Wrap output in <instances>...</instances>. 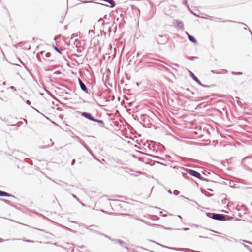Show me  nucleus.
<instances>
[{
    "label": "nucleus",
    "instance_id": "bf43d9fd",
    "mask_svg": "<svg viewBox=\"0 0 252 252\" xmlns=\"http://www.w3.org/2000/svg\"><path fill=\"white\" fill-rule=\"evenodd\" d=\"M60 73H60V71H55V72H54V74H60Z\"/></svg>",
    "mask_w": 252,
    "mask_h": 252
},
{
    "label": "nucleus",
    "instance_id": "052dcab7",
    "mask_svg": "<svg viewBox=\"0 0 252 252\" xmlns=\"http://www.w3.org/2000/svg\"><path fill=\"white\" fill-rule=\"evenodd\" d=\"M238 216L240 217H242L243 216V215H242L241 213H239L238 214Z\"/></svg>",
    "mask_w": 252,
    "mask_h": 252
},
{
    "label": "nucleus",
    "instance_id": "ddd939ff",
    "mask_svg": "<svg viewBox=\"0 0 252 252\" xmlns=\"http://www.w3.org/2000/svg\"><path fill=\"white\" fill-rule=\"evenodd\" d=\"M22 124V122L21 121L18 122L17 124H12L10 125V126L13 127V129L14 130H17L19 127L20 126L21 124Z\"/></svg>",
    "mask_w": 252,
    "mask_h": 252
},
{
    "label": "nucleus",
    "instance_id": "0eeeda50",
    "mask_svg": "<svg viewBox=\"0 0 252 252\" xmlns=\"http://www.w3.org/2000/svg\"><path fill=\"white\" fill-rule=\"evenodd\" d=\"M78 81L81 89L85 93L88 94V90L86 85L81 81L79 78H78Z\"/></svg>",
    "mask_w": 252,
    "mask_h": 252
},
{
    "label": "nucleus",
    "instance_id": "4d7b16f0",
    "mask_svg": "<svg viewBox=\"0 0 252 252\" xmlns=\"http://www.w3.org/2000/svg\"><path fill=\"white\" fill-rule=\"evenodd\" d=\"M78 247L79 248H81V249H83V248H84L85 247L84 245H82V246H78Z\"/></svg>",
    "mask_w": 252,
    "mask_h": 252
},
{
    "label": "nucleus",
    "instance_id": "6e6552de",
    "mask_svg": "<svg viewBox=\"0 0 252 252\" xmlns=\"http://www.w3.org/2000/svg\"><path fill=\"white\" fill-rule=\"evenodd\" d=\"M189 73L190 77L198 85L201 84V81L195 75V74L191 72L190 70H189Z\"/></svg>",
    "mask_w": 252,
    "mask_h": 252
},
{
    "label": "nucleus",
    "instance_id": "5701e85b",
    "mask_svg": "<svg viewBox=\"0 0 252 252\" xmlns=\"http://www.w3.org/2000/svg\"><path fill=\"white\" fill-rule=\"evenodd\" d=\"M215 21H219L220 22H236L235 21H232V20H226L225 21L224 20H222V19L221 18H215Z\"/></svg>",
    "mask_w": 252,
    "mask_h": 252
},
{
    "label": "nucleus",
    "instance_id": "f257e3e1",
    "mask_svg": "<svg viewBox=\"0 0 252 252\" xmlns=\"http://www.w3.org/2000/svg\"><path fill=\"white\" fill-rule=\"evenodd\" d=\"M81 116L86 119L99 124L100 127L103 128L105 127L104 122L102 120L95 118L91 113L88 112H82L81 113Z\"/></svg>",
    "mask_w": 252,
    "mask_h": 252
},
{
    "label": "nucleus",
    "instance_id": "bb28decb",
    "mask_svg": "<svg viewBox=\"0 0 252 252\" xmlns=\"http://www.w3.org/2000/svg\"><path fill=\"white\" fill-rule=\"evenodd\" d=\"M87 151L90 153V154L96 160H97V161H99V160L94 155V154H93V152L90 150V149H89L88 150H87Z\"/></svg>",
    "mask_w": 252,
    "mask_h": 252
},
{
    "label": "nucleus",
    "instance_id": "680f3d73",
    "mask_svg": "<svg viewBox=\"0 0 252 252\" xmlns=\"http://www.w3.org/2000/svg\"><path fill=\"white\" fill-rule=\"evenodd\" d=\"M4 241V240L2 239V238H0V242H3Z\"/></svg>",
    "mask_w": 252,
    "mask_h": 252
},
{
    "label": "nucleus",
    "instance_id": "a18cd8bd",
    "mask_svg": "<svg viewBox=\"0 0 252 252\" xmlns=\"http://www.w3.org/2000/svg\"><path fill=\"white\" fill-rule=\"evenodd\" d=\"M72 197H73V198H75L76 199H77L78 201H79V199L78 198V197H77L75 195H74V194H72Z\"/></svg>",
    "mask_w": 252,
    "mask_h": 252
},
{
    "label": "nucleus",
    "instance_id": "c9c22d12",
    "mask_svg": "<svg viewBox=\"0 0 252 252\" xmlns=\"http://www.w3.org/2000/svg\"><path fill=\"white\" fill-rule=\"evenodd\" d=\"M204 195L207 196V197H212L213 194H211L210 193H208V192H206V193H204Z\"/></svg>",
    "mask_w": 252,
    "mask_h": 252
},
{
    "label": "nucleus",
    "instance_id": "5fc2aeb1",
    "mask_svg": "<svg viewBox=\"0 0 252 252\" xmlns=\"http://www.w3.org/2000/svg\"><path fill=\"white\" fill-rule=\"evenodd\" d=\"M245 245V247L247 248L248 249H249L250 250V252H252V250H250V247H249V246H248V245Z\"/></svg>",
    "mask_w": 252,
    "mask_h": 252
},
{
    "label": "nucleus",
    "instance_id": "f3484780",
    "mask_svg": "<svg viewBox=\"0 0 252 252\" xmlns=\"http://www.w3.org/2000/svg\"><path fill=\"white\" fill-rule=\"evenodd\" d=\"M52 47L56 52H57L60 54L62 55L63 54V50L59 49L57 45H55L54 44H53Z\"/></svg>",
    "mask_w": 252,
    "mask_h": 252
},
{
    "label": "nucleus",
    "instance_id": "0e129e2a",
    "mask_svg": "<svg viewBox=\"0 0 252 252\" xmlns=\"http://www.w3.org/2000/svg\"><path fill=\"white\" fill-rule=\"evenodd\" d=\"M124 83V80H121V84H123Z\"/></svg>",
    "mask_w": 252,
    "mask_h": 252
},
{
    "label": "nucleus",
    "instance_id": "1a4fd4ad",
    "mask_svg": "<svg viewBox=\"0 0 252 252\" xmlns=\"http://www.w3.org/2000/svg\"><path fill=\"white\" fill-rule=\"evenodd\" d=\"M0 197H13L14 198H16V197L13 195L7 193L6 192L0 190Z\"/></svg>",
    "mask_w": 252,
    "mask_h": 252
},
{
    "label": "nucleus",
    "instance_id": "4c0bfd02",
    "mask_svg": "<svg viewBox=\"0 0 252 252\" xmlns=\"http://www.w3.org/2000/svg\"><path fill=\"white\" fill-rule=\"evenodd\" d=\"M173 193H174V194L175 195L177 196V195L179 194L180 192L178 190H175L174 191Z\"/></svg>",
    "mask_w": 252,
    "mask_h": 252
},
{
    "label": "nucleus",
    "instance_id": "37998d69",
    "mask_svg": "<svg viewBox=\"0 0 252 252\" xmlns=\"http://www.w3.org/2000/svg\"><path fill=\"white\" fill-rule=\"evenodd\" d=\"M49 147V145H45V146H41L40 147V148L41 149H44V148H46L47 147Z\"/></svg>",
    "mask_w": 252,
    "mask_h": 252
},
{
    "label": "nucleus",
    "instance_id": "2f4dec72",
    "mask_svg": "<svg viewBox=\"0 0 252 252\" xmlns=\"http://www.w3.org/2000/svg\"><path fill=\"white\" fill-rule=\"evenodd\" d=\"M81 145L86 149V150H88L90 148L89 147L83 142Z\"/></svg>",
    "mask_w": 252,
    "mask_h": 252
},
{
    "label": "nucleus",
    "instance_id": "6e6d98bb",
    "mask_svg": "<svg viewBox=\"0 0 252 252\" xmlns=\"http://www.w3.org/2000/svg\"><path fill=\"white\" fill-rule=\"evenodd\" d=\"M92 2H94L93 1H85L83 2V3H92Z\"/></svg>",
    "mask_w": 252,
    "mask_h": 252
},
{
    "label": "nucleus",
    "instance_id": "c756f323",
    "mask_svg": "<svg viewBox=\"0 0 252 252\" xmlns=\"http://www.w3.org/2000/svg\"><path fill=\"white\" fill-rule=\"evenodd\" d=\"M25 44V42H20L18 43H17L16 45H15L14 46L16 47H17L18 46L19 47H21L24 44Z\"/></svg>",
    "mask_w": 252,
    "mask_h": 252
},
{
    "label": "nucleus",
    "instance_id": "dca6fc26",
    "mask_svg": "<svg viewBox=\"0 0 252 252\" xmlns=\"http://www.w3.org/2000/svg\"><path fill=\"white\" fill-rule=\"evenodd\" d=\"M181 90L183 91V92L184 93H186V92H188L189 93V94H187V95H189L190 96V94H194V93L193 92L191 91V90H190L188 88H181Z\"/></svg>",
    "mask_w": 252,
    "mask_h": 252
},
{
    "label": "nucleus",
    "instance_id": "7ed1b4c3",
    "mask_svg": "<svg viewBox=\"0 0 252 252\" xmlns=\"http://www.w3.org/2000/svg\"><path fill=\"white\" fill-rule=\"evenodd\" d=\"M206 215L210 218L220 221H224V217H225L224 215L222 214H218L212 212H207L206 213Z\"/></svg>",
    "mask_w": 252,
    "mask_h": 252
},
{
    "label": "nucleus",
    "instance_id": "e433bc0d",
    "mask_svg": "<svg viewBox=\"0 0 252 252\" xmlns=\"http://www.w3.org/2000/svg\"><path fill=\"white\" fill-rule=\"evenodd\" d=\"M102 234H103V235H100V236H103L105 237V238H108V239H109V240H111L112 238H111L109 236H107V235H106V234H104V233H102Z\"/></svg>",
    "mask_w": 252,
    "mask_h": 252
},
{
    "label": "nucleus",
    "instance_id": "f03ea898",
    "mask_svg": "<svg viewBox=\"0 0 252 252\" xmlns=\"http://www.w3.org/2000/svg\"><path fill=\"white\" fill-rule=\"evenodd\" d=\"M184 170H185L186 171V173L189 174L190 175L196 177L202 181H205L206 182L211 181V180L202 177L199 172L194 170L191 169H185ZM211 182H212V181H211Z\"/></svg>",
    "mask_w": 252,
    "mask_h": 252
},
{
    "label": "nucleus",
    "instance_id": "aec40b11",
    "mask_svg": "<svg viewBox=\"0 0 252 252\" xmlns=\"http://www.w3.org/2000/svg\"><path fill=\"white\" fill-rule=\"evenodd\" d=\"M125 17H123L122 18V19H120V21L119 22V27H122V26H124V25H125Z\"/></svg>",
    "mask_w": 252,
    "mask_h": 252
},
{
    "label": "nucleus",
    "instance_id": "13d9d810",
    "mask_svg": "<svg viewBox=\"0 0 252 252\" xmlns=\"http://www.w3.org/2000/svg\"><path fill=\"white\" fill-rule=\"evenodd\" d=\"M10 88L11 89L14 90V91H16V89L15 88V87H14V86H11V87H10Z\"/></svg>",
    "mask_w": 252,
    "mask_h": 252
},
{
    "label": "nucleus",
    "instance_id": "9d476101",
    "mask_svg": "<svg viewBox=\"0 0 252 252\" xmlns=\"http://www.w3.org/2000/svg\"><path fill=\"white\" fill-rule=\"evenodd\" d=\"M186 33L188 36V39L192 43L194 44H197V41L196 39V38L192 35H190L188 32H186Z\"/></svg>",
    "mask_w": 252,
    "mask_h": 252
},
{
    "label": "nucleus",
    "instance_id": "603ef678",
    "mask_svg": "<svg viewBox=\"0 0 252 252\" xmlns=\"http://www.w3.org/2000/svg\"><path fill=\"white\" fill-rule=\"evenodd\" d=\"M163 227L164 229H167V230H172V228L171 227H165L164 226H163Z\"/></svg>",
    "mask_w": 252,
    "mask_h": 252
},
{
    "label": "nucleus",
    "instance_id": "09e8293b",
    "mask_svg": "<svg viewBox=\"0 0 252 252\" xmlns=\"http://www.w3.org/2000/svg\"><path fill=\"white\" fill-rule=\"evenodd\" d=\"M243 241L245 243H248V244H250L251 245H252V243L251 242H250V241H247V240H243Z\"/></svg>",
    "mask_w": 252,
    "mask_h": 252
},
{
    "label": "nucleus",
    "instance_id": "20e7f679",
    "mask_svg": "<svg viewBox=\"0 0 252 252\" xmlns=\"http://www.w3.org/2000/svg\"><path fill=\"white\" fill-rule=\"evenodd\" d=\"M140 123L143 122V126L145 127H149L150 120L149 116L146 114H142L139 119Z\"/></svg>",
    "mask_w": 252,
    "mask_h": 252
},
{
    "label": "nucleus",
    "instance_id": "4468645a",
    "mask_svg": "<svg viewBox=\"0 0 252 252\" xmlns=\"http://www.w3.org/2000/svg\"><path fill=\"white\" fill-rule=\"evenodd\" d=\"M94 227V225H91V226H90L89 227H87V228L91 232L94 233H95L97 235H102V233L101 232H100L99 231H97V230H94L92 228H91L90 227Z\"/></svg>",
    "mask_w": 252,
    "mask_h": 252
},
{
    "label": "nucleus",
    "instance_id": "412c9836",
    "mask_svg": "<svg viewBox=\"0 0 252 252\" xmlns=\"http://www.w3.org/2000/svg\"><path fill=\"white\" fill-rule=\"evenodd\" d=\"M117 241H118V243H119L120 244V245H121L122 247H124V248H125L128 249V248L127 247L124 246L125 245H126V243L124 241H123L120 239L117 240Z\"/></svg>",
    "mask_w": 252,
    "mask_h": 252
},
{
    "label": "nucleus",
    "instance_id": "4be33fe9",
    "mask_svg": "<svg viewBox=\"0 0 252 252\" xmlns=\"http://www.w3.org/2000/svg\"><path fill=\"white\" fill-rule=\"evenodd\" d=\"M247 160H248V163H251L252 164V156L251 157H246L243 158V161H246Z\"/></svg>",
    "mask_w": 252,
    "mask_h": 252
},
{
    "label": "nucleus",
    "instance_id": "8fccbe9b",
    "mask_svg": "<svg viewBox=\"0 0 252 252\" xmlns=\"http://www.w3.org/2000/svg\"><path fill=\"white\" fill-rule=\"evenodd\" d=\"M119 239H112L111 241L115 242L116 243H118V241L117 240H118Z\"/></svg>",
    "mask_w": 252,
    "mask_h": 252
},
{
    "label": "nucleus",
    "instance_id": "f8f14e48",
    "mask_svg": "<svg viewBox=\"0 0 252 252\" xmlns=\"http://www.w3.org/2000/svg\"><path fill=\"white\" fill-rule=\"evenodd\" d=\"M120 200H113V203L112 204L110 203V205L111 206L112 209L113 210H114L115 209L113 208V206L115 205V206H120L121 207H122L121 204L120 203Z\"/></svg>",
    "mask_w": 252,
    "mask_h": 252
},
{
    "label": "nucleus",
    "instance_id": "b1692460",
    "mask_svg": "<svg viewBox=\"0 0 252 252\" xmlns=\"http://www.w3.org/2000/svg\"><path fill=\"white\" fill-rule=\"evenodd\" d=\"M88 33L90 35L91 38H94V36L95 34V31L93 30H89L88 31Z\"/></svg>",
    "mask_w": 252,
    "mask_h": 252
},
{
    "label": "nucleus",
    "instance_id": "a19ab883",
    "mask_svg": "<svg viewBox=\"0 0 252 252\" xmlns=\"http://www.w3.org/2000/svg\"><path fill=\"white\" fill-rule=\"evenodd\" d=\"M25 242H28V243H33L34 242L33 241H32V240H24Z\"/></svg>",
    "mask_w": 252,
    "mask_h": 252
},
{
    "label": "nucleus",
    "instance_id": "c85d7f7f",
    "mask_svg": "<svg viewBox=\"0 0 252 252\" xmlns=\"http://www.w3.org/2000/svg\"><path fill=\"white\" fill-rule=\"evenodd\" d=\"M181 197H183V198H184L187 200H190L193 202H194L197 206H198L199 207H200V205L198 204V203L197 202H196L194 200H191V199H189L188 198H187V197H185V196H183V195H181L180 196Z\"/></svg>",
    "mask_w": 252,
    "mask_h": 252
},
{
    "label": "nucleus",
    "instance_id": "338daca9",
    "mask_svg": "<svg viewBox=\"0 0 252 252\" xmlns=\"http://www.w3.org/2000/svg\"><path fill=\"white\" fill-rule=\"evenodd\" d=\"M248 30H249V32H250L251 35L252 36V32L251 31L250 29H249Z\"/></svg>",
    "mask_w": 252,
    "mask_h": 252
},
{
    "label": "nucleus",
    "instance_id": "6ab92c4d",
    "mask_svg": "<svg viewBox=\"0 0 252 252\" xmlns=\"http://www.w3.org/2000/svg\"><path fill=\"white\" fill-rule=\"evenodd\" d=\"M0 200H1L2 201L4 202V203H6L8 205H9L13 207H15V205H14V204L12 203L10 201H9L8 200L5 199H0Z\"/></svg>",
    "mask_w": 252,
    "mask_h": 252
},
{
    "label": "nucleus",
    "instance_id": "2eb2a0df",
    "mask_svg": "<svg viewBox=\"0 0 252 252\" xmlns=\"http://www.w3.org/2000/svg\"><path fill=\"white\" fill-rule=\"evenodd\" d=\"M69 132L71 133V134L72 135L71 136L76 141H77L78 142H79L81 144L83 142V141H82L81 139L77 136L74 135L73 132L70 130Z\"/></svg>",
    "mask_w": 252,
    "mask_h": 252
},
{
    "label": "nucleus",
    "instance_id": "ea45409f",
    "mask_svg": "<svg viewBox=\"0 0 252 252\" xmlns=\"http://www.w3.org/2000/svg\"><path fill=\"white\" fill-rule=\"evenodd\" d=\"M75 162H76V160H75V159H72V161H71V165L72 166L74 165V164L75 163Z\"/></svg>",
    "mask_w": 252,
    "mask_h": 252
},
{
    "label": "nucleus",
    "instance_id": "774afa93",
    "mask_svg": "<svg viewBox=\"0 0 252 252\" xmlns=\"http://www.w3.org/2000/svg\"><path fill=\"white\" fill-rule=\"evenodd\" d=\"M85 252H90L89 250H86Z\"/></svg>",
    "mask_w": 252,
    "mask_h": 252
},
{
    "label": "nucleus",
    "instance_id": "423d86ee",
    "mask_svg": "<svg viewBox=\"0 0 252 252\" xmlns=\"http://www.w3.org/2000/svg\"><path fill=\"white\" fill-rule=\"evenodd\" d=\"M173 25L174 26L179 30L183 31L184 30V24L183 22L178 19H175L173 20Z\"/></svg>",
    "mask_w": 252,
    "mask_h": 252
},
{
    "label": "nucleus",
    "instance_id": "69168bd1",
    "mask_svg": "<svg viewBox=\"0 0 252 252\" xmlns=\"http://www.w3.org/2000/svg\"><path fill=\"white\" fill-rule=\"evenodd\" d=\"M168 193H169L170 194H172V192H171V190H169L168 191Z\"/></svg>",
    "mask_w": 252,
    "mask_h": 252
},
{
    "label": "nucleus",
    "instance_id": "393cba45",
    "mask_svg": "<svg viewBox=\"0 0 252 252\" xmlns=\"http://www.w3.org/2000/svg\"><path fill=\"white\" fill-rule=\"evenodd\" d=\"M224 216H225L224 217V219H225L224 221H225V220H232L233 219V217H232V216L226 215H224Z\"/></svg>",
    "mask_w": 252,
    "mask_h": 252
},
{
    "label": "nucleus",
    "instance_id": "58836bf2",
    "mask_svg": "<svg viewBox=\"0 0 252 252\" xmlns=\"http://www.w3.org/2000/svg\"><path fill=\"white\" fill-rule=\"evenodd\" d=\"M51 54L50 52H47L46 54H45V56L47 58H49L51 56Z\"/></svg>",
    "mask_w": 252,
    "mask_h": 252
},
{
    "label": "nucleus",
    "instance_id": "7c9ffc66",
    "mask_svg": "<svg viewBox=\"0 0 252 252\" xmlns=\"http://www.w3.org/2000/svg\"><path fill=\"white\" fill-rule=\"evenodd\" d=\"M231 73L233 75H242V74H243V73L242 72L232 71L231 72Z\"/></svg>",
    "mask_w": 252,
    "mask_h": 252
},
{
    "label": "nucleus",
    "instance_id": "473e14b6",
    "mask_svg": "<svg viewBox=\"0 0 252 252\" xmlns=\"http://www.w3.org/2000/svg\"><path fill=\"white\" fill-rule=\"evenodd\" d=\"M183 4L184 5H185L187 6V7L190 10V8L189 7V5L187 4V0H183Z\"/></svg>",
    "mask_w": 252,
    "mask_h": 252
},
{
    "label": "nucleus",
    "instance_id": "39448f33",
    "mask_svg": "<svg viewBox=\"0 0 252 252\" xmlns=\"http://www.w3.org/2000/svg\"><path fill=\"white\" fill-rule=\"evenodd\" d=\"M156 39L159 44L164 45L167 43L169 40V37L165 35H158L156 37Z\"/></svg>",
    "mask_w": 252,
    "mask_h": 252
},
{
    "label": "nucleus",
    "instance_id": "a211bd4d",
    "mask_svg": "<svg viewBox=\"0 0 252 252\" xmlns=\"http://www.w3.org/2000/svg\"><path fill=\"white\" fill-rule=\"evenodd\" d=\"M168 44L170 50H173L175 48V45L173 41H169Z\"/></svg>",
    "mask_w": 252,
    "mask_h": 252
},
{
    "label": "nucleus",
    "instance_id": "a878e982",
    "mask_svg": "<svg viewBox=\"0 0 252 252\" xmlns=\"http://www.w3.org/2000/svg\"><path fill=\"white\" fill-rule=\"evenodd\" d=\"M87 151L90 153V154L96 160H97V161H99V160L94 155V154H93V152L90 150V149H89L88 150H87Z\"/></svg>",
    "mask_w": 252,
    "mask_h": 252
},
{
    "label": "nucleus",
    "instance_id": "c03bdc74",
    "mask_svg": "<svg viewBox=\"0 0 252 252\" xmlns=\"http://www.w3.org/2000/svg\"><path fill=\"white\" fill-rule=\"evenodd\" d=\"M31 212L35 214L39 215V214L37 213L35 210H31Z\"/></svg>",
    "mask_w": 252,
    "mask_h": 252
},
{
    "label": "nucleus",
    "instance_id": "9b49d317",
    "mask_svg": "<svg viewBox=\"0 0 252 252\" xmlns=\"http://www.w3.org/2000/svg\"><path fill=\"white\" fill-rule=\"evenodd\" d=\"M146 155L150 157L153 158L155 159H158L161 160L162 161H164L165 160V158L158 156H155V155H151L150 154H146Z\"/></svg>",
    "mask_w": 252,
    "mask_h": 252
},
{
    "label": "nucleus",
    "instance_id": "f704fd0d",
    "mask_svg": "<svg viewBox=\"0 0 252 252\" xmlns=\"http://www.w3.org/2000/svg\"><path fill=\"white\" fill-rule=\"evenodd\" d=\"M199 85H200L204 88H209L211 87V86H209V85L203 84L201 82V84H199Z\"/></svg>",
    "mask_w": 252,
    "mask_h": 252
},
{
    "label": "nucleus",
    "instance_id": "3c124183",
    "mask_svg": "<svg viewBox=\"0 0 252 252\" xmlns=\"http://www.w3.org/2000/svg\"><path fill=\"white\" fill-rule=\"evenodd\" d=\"M120 19L119 18H117L116 19V22H114V24L115 23H119V22L120 21Z\"/></svg>",
    "mask_w": 252,
    "mask_h": 252
},
{
    "label": "nucleus",
    "instance_id": "cd10ccee",
    "mask_svg": "<svg viewBox=\"0 0 252 252\" xmlns=\"http://www.w3.org/2000/svg\"><path fill=\"white\" fill-rule=\"evenodd\" d=\"M187 58L191 61H194L196 59H198V57L196 56H188Z\"/></svg>",
    "mask_w": 252,
    "mask_h": 252
},
{
    "label": "nucleus",
    "instance_id": "864d4df0",
    "mask_svg": "<svg viewBox=\"0 0 252 252\" xmlns=\"http://www.w3.org/2000/svg\"><path fill=\"white\" fill-rule=\"evenodd\" d=\"M181 230H184V231H187V230H189V228L185 227V228H183Z\"/></svg>",
    "mask_w": 252,
    "mask_h": 252
},
{
    "label": "nucleus",
    "instance_id": "de8ad7c7",
    "mask_svg": "<svg viewBox=\"0 0 252 252\" xmlns=\"http://www.w3.org/2000/svg\"><path fill=\"white\" fill-rule=\"evenodd\" d=\"M211 72H212L213 73H215V74H217L220 73V72H216L215 70H211Z\"/></svg>",
    "mask_w": 252,
    "mask_h": 252
},
{
    "label": "nucleus",
    "instance_id": "e2e57ef3",
    "mask_svg": "<svg viewBox=\"0 0 252 252\" xmlns=\"http://www.w3.org/2000/svg\"><path fill=\"white\" fill-rule=\"evenodd\" d=\"M139 55H140V53L139 52H137L136 54V58H137L138 57H139Z\"/></svg>",
    "mask_w": 252,
    "mask_h": 252
},
{
    "label": "nucleus",
    "instance_id": "79ce46f5",
    "mask_svg": "<svg viewBox=\"0 0 252 252\" xmlns=\"http://www.w3.org/2000/svg\"><path fill=\"white\" fill-rule=\"evenodd\" d=\"M26 104H27V105H30L31 104V101H30V100H27L26 101Z\"/></svg>",
    "mask_w": 252,
    "mask_h": 252
},
{
    "label": "nucleus",
    "instance_id": "49530a36",
    "mask_svg": "<svg viewBox=\"0 0 252 252\" xmlns=\"http://www.w3.org/2000/svg\"><path fill=\"white\" fill-rule=\"evenodd\" d=\"M111 27H109V28H108V32H109V35H110V33H111Z\"/></svg>",
    "mask_w": 252,
    "mask_h": 252
},
{
    "label": "nucleus",
    "instance_id": "72a5a7b5",
    "mask_svg": "<svg viewBox=\"0 0 252 252\" xmlns=\"http://www.w3.org/2000/svg\"><path fill=\"white\" fill-rule=\"evenodd\" d=\"M155 163H156L157 164H161V165H164V166H165L168 165L167 164H165L164 163H162L161 162L158 161H156Z\"/></svg>",
    "mask_w": 252,
    "mask_h": 252
}]
</instances>
